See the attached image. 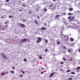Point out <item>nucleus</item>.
I'll list each match as a JSON object with an SVG mask.
<instances>
[{"label": "nucleus", "instance_id": "nucleus-1", "mask_svg": "<svg viewBox=\"0 0 80 80\" xmlns=\"http://www.w3.org/2000/svg\"><path fill=\"white\" fill-rule=\"evenodd\" d=\"M63 40L65 42H67L68 40V37L67 36L64 35L63 38Z\"/></svg>", "mask_w": 80, "mask_h": 80}, {"label": "nucleus", "instance_id": "nucleus-2", "mask_svg": "<svg viewBox=\"0 0 80 80\" xmlns=\"http://www.w3.org/2000/svg\"><path fill=\"white\" fill-rule=\"evenodd\" d=\"M1 55L3 57L4 59H5L6 60H7V59H8V57H7V56L5 55L3 53H2Z\"/></svg>", "mask_w": 80, "mask_h": 80}, {"label": "nucleus", "instance_id": "nucleus-3", "mask_svg": "<svg viewBox=\"0 0 80 80\" xmlns=\"http://www.w3.org/2000/svg\"><path fill=\"white\" fill-rule=\"evenodd\" d=\"M38 40H36V42L37 43H40V42H41L42 41V39L39 37H38L37 38Z\"/></svg>", "mask_w": 80, "mask_h": 80}, {"label": "nucleus", "instance_id": "nucleus-4", "mask_svg": "<svg viewBox=\"0 0 80 80\" xmlns=\"http://www.w3.org/2000/svg\"><path fill=\"white\" fill-rule=\"evenodd\" d=\"M27 40H28V39H21L20 41V42H25L27 41Z\"/></svg>", "mask_w": 80, "mask_h": 80}, {"label": "nucleus", "instance_id": "nucleus-5", "mask_svg": "<svg viewBox=\"0 0 80 80\" xmlns=\"http://www.w3.org/2000/svg\"><path fill=\"white\" fill-rule=\"evenodd\" d=\"M55 73V72H52L51 73V75H50V77H52V76L53 75V74Z\"/></svg>", "mask_w": 80, "mask_h": 80}, {"label": "nucleus", "instance_id": "nucleus-6", "mask_svg": "<svg viewBox=\"0 0 80 80\" xmlns=\"http://www.w3.org/2000/svg\"><path fill=\"white\" fill-rule=\"evenodd\" d=\"M70 40L71 42H73L74 41V39L72 38H70Z\"/></svg>", "mask_w": 80, "mask_h": 80}, {"label": "nucleus", "instance_id": "nucleus-7", "mask_svg": "<svg viewBox=\"0 0 80 80\" xmlns=\"http://www.w3.org/2000/svg\"><path fill=\"white\" fill-rule=\"evenodd\" d=\"M68 52L69 53H72V51H71V50H70V49H68Z\"/></svg>", "mask_w": 80, "mask_h": 80}, {"label": "nucleus", "instance_id": "nucleus-8", "mask_svg": "<svg viewBox=\"0 0 80 80\" xmlns=\"http://www.w3.org/2000/svg\"><path fill=\"white\" fill-rule=\"evenodd\" d=\"M41 29L43 30H47V28H45L42 27L41 28Z\"/></svg>", "mask_w": 80, "mask_h": 80}, {"label": "nucleus", "instance_id": "nucleus-9", "mask_svg": "<svg viewBox=\"0 0 80 80\" xmlns=\"http://www.w3.org/2000/svg\"><path fill=\"white\" fill-rule=\"evenodd\" d=\"M74 18H75V17H72L71 18L70 20H71V21H72L73 20V19H74Z\"/></svg>", "mask_w": 80, "mask_h": 80}, {"label": "nucleus", "instance_id": "nucleus-10", "mask_svg": "<svg viewBox=\"0 0 80 80\" xmlns=\"http://www.w3.org/2000/svg\"><path fill=\"white\" fill-rule=\"evenodd\" d=\"M34 22L35 24H37V25L38 24V22H37V20H34Z\"/></svg>", "mask_w": 80, "mask_h": 80}, {"label": "nucleus", "instance_id": "nucleus-11", "mask_svg": "<svg viewBox=\"0 0 80 80\" xmlns=\"http://www.w3.org/2000/svg\"><path fill=\"white\" fill-rule=\"evenodd\" d=\"M69 11H72V10H73V8H69Z\"/></svg>", "mask_w": 80, "mask_h": 80}, {"label": "nucleus", "instance_id": "nucleus-12", "mask_svg": "<svg viewBox=\"0 0 80 80\" xmlns=\"http://www.w3.org/2000/svg\"><path fill=\"white\" fill-rule=\"evenodd\" d=\"M20 25L22 26V27H25V25H24L23 24L20 23Z\"/></svg>", "mask_w": 80, "mask_h": 80}, {"label": "nucleus", "instance_id": "nucleus-13", "mask_svg": "<svg viewBox=\"0 0 80 80\" xmlns=\"http://www.w3.org/2000/svg\"><path fill=\"white\" fill-rule=\"evenodd\" d=\"M23 61H24V62H26L27 61V60L26 58H24L23 59Z\"/></svg>", "mask_w": 80, "mask_h": 80}, {"label": "nucleus", "instance_id": "nucleus-14", "mask_svg": "<svg viewBox=\"0 0 80 80\" xmlns=\"http://www.w3.org/2000/svg\"><path fill=\"white\" fill-rule=\"evenodd\" d=\"M23 74H21L20 75H19V77H23Z\"/></svg>", "mask_w": 80, "mask_h": 80}, {"label": "nucleus", "instance_id": "nucleus-15", "mask_svg": "<svg viewBox=\"0 0 80 80\" xmlns=\"http://www.w3.org/2000/svg\"><path fill=\"white\" fill-rule=\"evenodd\" d=\"M10 73H14V71H10Z\"/></svg>", "mask_w": 80, "mask_h": 80}, {"label": "nucleus", "instance_id": "nucleus-16", "mask_svg": "<svg viewBox=\"0 0 80 80\" xmlns=\"http://www.w3.org/2000/svg\"><path fill=\"white\" fill-rule=\"evenodd\" d=\"M71 16H70L68 17V19H69V20H70V19H71Z\"/></svg>", "mask_w": 80, "mask_h": 80}, {"label": "nucleus", "instance_id": "nucleus-17", "mask_svg": "<svg viewBox=\"0 0 80 80\" xmlns=\"http://www.w3.org/2000/svg\"><path fill=\"white\" fill-rule=\"evenodd\" d=\"M80 69V67H78L77 68H76V70H78V69Z\"/></svg>", "mask_w": 80, "mask_h": 80}, {"label": "nucleus", "instance_id": "nucleus-18", "mask_svg": "<svg viewBox=\"0 0 80 80\" xmlns=\"http://www.w3.org/2000/svg\"><path fill=\"white\" fill-rule=\"evenodd\" d=\"M49 7H51L52 8V7H53V5H50Z\"/></svg>", "mask_w": 80, "mask_h": 80}, {"label": "nucleus", "instance_id": "nucleus-19", "mask_svg": "<svg viewBox=\"0 0 80 80\" xmlns=\"http://www.w3.org/2000/svg\"><path fill=\"white\" fill-rule=\"evenodd\" d=\"M62 60H65V61H66V60H67V59L65 58H63Z\"/></svg>", "mask_w": 80, "mask_h": 80}, {"label": "nucleus", "instance_id": "nucleus-20", "mask_svg": "<svg viewBox=\"0 0 80 80\" xmlns=\"http://www.w3.org/2000/svg\"><path fill=\"white\" fill-rule=\"evenodd\" d=\"M71 74H75V72H71Z\"/></svg>", "mask_w": 80, "mask_h": 80}, {"label": "nucleus", "instance_id": "nucleus-21", "mask_svg": "<svg viewBox=\"0 0 80 80\" xmlns=\"http://www.w3.org/2000/svg\"><path fill=\"white\" fill-rule=\"evenodd\" d=\"M1 75H5V74H4V73H3V72H2Z\"/></svg>", "mask_w": 80, "mask_h": 80}, {"label": "nucleus", "instance_id": "nucleus-22", "mask_svg": "<svg viewBox=\"0 0 80 80\" xmlns=\"http://www.w3.org/2000/svg\"><path fill=\"white\" fill-rule=\"evenodd\" d=\"M60 64H61V65H63V62H61Z\"/></svg>", "mask_w": 80, "mask_h": 80}, {"label": "nucleus", "instance_id": "nucleus-23", "mask_svg": "<svg viewBox=\"0 0 80 80\" xmlns=\"http://www.w3.org/2000/svg\"><path fill=\"white\" fill-rule=\"evenodd\" d=\"M32 13V11H30V12H29V14H31Z\"/></svg>", "mask_w": 80, "mask_h": 80}, {"label": "nucleus", "instance_id": "nucleus-24", "mask_svg": "<svg viewBox=\"0 0 80 80\" xmlns=\"http://www.w3.org/2000/svg\"><path fill=\"white\" fill-rule=\"evenodd\" d=\"M45 41L46 43H48V40H47V39H45Z\"/></svg>", "mask_w": 80, "mask_h": 80}, {"label": "nucleus", "instance_id": "nucleus-25", "mask_svg": "<svg viewBox=\"0 0 80 80\" xmlns=\"http://www.w3.org/2000/svg\"><path fill=\"white\" fill-rule=\"evenodd\" d=\"M13 17V16H9V18H12Z\"/></svg>", "mask_w": 80, "mask_h": 80}, {"label": "nucleus", "instance_id": "nucleus-26", "mask_svg": "<svg viewBox=\"0 0 80 80\" xmlns=\"http://www.w3.org/2000/svg\"><path fill=\"white\" fill-rule=\"evenodd\" d=\"M21 72H22V73H23V74H24L25 73V72H23V71H22V70H21Z\"/></svg>", "mask_w": 80, "mask_h": 80}, {"label": "nucleus", "instance_id": "nucleus-27", "mask_svg": "<svg viewBox=\"0 0 80 80\" xmlns=\"http://www.w3.org/2000/svg\"><path fill=\"white\" fill-rule=\"evenodd\" d=\"M39 58V59H42V57H40Z\"/></svg>", "mask_w": 80, "mask_h": 80}, {"label": "nucleus", "instance_id": "nucleus-28", "mask_svg": "<svg viewBox=\"0 0 80 80\" xmlns=\"http://www.w3.org/2000/svg\"><path fill=\"white\" fill-rule=\"evenodd\" d=\"M22 6H23V7H25V4H22Z\"/></svg>", "mask_w": 80, "mask_h": 80}, {"label": "nucleus", "instance_id": "nucleus-29", "mask_svg": "<svg viewBox=\"0 0 80 80\" xmlns=\"http://www.w3.org/2000/svg\"><path fill=\"white\" fill-rule=\"evenodd\" d=\"M44 11H45V12H47V9L46 8H45L44 9Z\"/></svg>", "mask_w": 80, "mask_h": 80}, {"label": "nucleus", "instance_id": "nucleus-30", "mask_svg": "<svg viewBox=\"0 0 80 80\" xmlns=\"http://www.w3.org/2000/svg\"><path fill=\"white\" fill-rule=\"evenodd\" d=\"M64 29H65V27H63L62 28V30H64Z\"/></svg>", "mask_w": 80, "mask_h": 80}, {"label": "nucleus", "instance_id": "nucleus-31", "mask_svg": "<svg viewBox=\"0 0 80 80\" xmlns=\"http://www.w3.org/2000/svg\"><path fill=\"white\" fill-rule=\"evenodd\" d=\"M57 44H58V45H60V42L58 41L57 42Z\"/></svg>", "mask_w": 80, "mask_h": 80}, {"label": "nucleus", "instance_id": "nucleus-32", "mask_svg": "<svg viewBox=\"0 0 80 80\" xmlns=\"http://www.w3.org/2000/svg\"><path fill=\"white\" fill-rule=\"evenodd\" d=\"M9 2V0H7L5 1L6 2Z\"/></svg>", "mask_w": 80, "mask_h": 80}, {"label": "nucleus", "instance_id": "nucleus-33", "mask_svg": "<svg viewBox=\"0 0 80 80\" xmlns=\"http://www.w3.org/2000/svg\"><path fill=\"white\" fill-rule=\"evenodd\" d=\"M51 9H55V7H54L52 8H51Z\"/></svg>", "mask_w": 80, "mask_h": 80}, {"label": "nucleus", "instance_id": "nucleus-34", "mask_svg": "<svg viewBox=\"0 0 80 80\" xmlns=\"http://www.w3.org/2000/svg\"><path fill=\"white\" fill-rule=\"evenodd\" d=\"M56 17H57V18L59 17V15H57L56 16Z\"/></svg>", "mask_w": 80, "mask_h": 80}, {"label": "nucleus", "instance_id": "nucleus-35", "mask_svg": "<svg viewBox=\"0 0 80 80\" xmlns=\"http://www.w3.org/2000/svg\"><path fill=\"white\" fill-rule=\"evenodd\" d=\"M64 35L63 34H62L61 35V36L62 37V38H63V36H64Z\"/></svg>", "mask_w": 80, "mask_h": 80}, {"label": "nucleus", "instance_id": "nucleus-36", "mask_svg": "<svg viewBox=\"0 0 80 80\" xmlns=\"http://www.w3.org/2000/svg\"><path fill=\"white\" fill-rule=\"evenodd\" d=\"M70 71H71V70H68L67 71V72H70Z\"/></svg>", "mask_w": 80, "mask_h": 80}, {"label": "nucleus", "instance_id": "nucleus-37", "mask_svg": "<svg viewBox=\"0 0 80 80\" xmlns=\"http://www.w3.org/2000/svg\"><path fill=\"white\" fill-rule=\"evenodd\" d=\"M68 15H72V14H71L70 13H68Z\"/></svg>", "mask_w": 80, "mask_h": 80}, {"label": "nucleus", "instance_id": "nucleus-38", "mask_svg": "<svg viewBox=\"0 0 80 80\" xmlns=\"http://www.w3.org/2000/svg\"><path fill=\"white\" fill-rule=\"evenodd\" d=\"M45 52H47V51H48V49L47 48H46V49L45 50Z\"/></svg>", "mask_w": 80, "mask_h": 80}, {"label": "nucleus", "instance_id": "nucleus-39", "mask_svg": "<svg viewBox=\"0 0 80 80\" xmlns=\"http://www.w3.org/2000/svg\"><path fill=\"white\" fill-rule=\"evenodd\" d=\"M64 49H66V48H67V47H66L65 46H64Z\"/></svg>", "mask_w": 80, "mask_h": 80}, {"label": "nucleus", "instance_id": "nucleus-40", "mask_svg": "<svg viewBox=\"0 0 80 80\" xmlns=\"http://www.w3.org/2000/svg\"><path fill=\"white\" fill-rule=\"evenodd\" d=\"M69 80H72V78H69Z\"/></svg>", "mask_w": 80, "mask_h": 80}, {"label": "nucleus", "instance_id": "nucleus-41", "mask_svg": "<svg viewBox=\"0 0 80 80\" xmlns=\"http://www.w3.org/2000/svg\"><path fill=\"white\" fill-rule=\"evenodd\" d=\"M12 69H15V67H13L12 68Z\"/></svg>", "mask_w": 80, "mask_h": 80}, {"label": "nucleus", "instance_id": "nucleus-42", "mask_svg": "<svg viewBox=\"0 0 80 80\" xmlns=\"http://www.w3.org/2000/svg\"><path fill=\"white\" fill-rule=\"evenodd\" d=\"M66 14L65 13V12H64V13H63V15H65V14Z\"/></svg>", "mask_w": 80, "mask_h": 80}, {"label": "nucleus", "instance_id": "nucleus-43", "mask_svg": "<svg viewBox=\"0 0 80 80\" xmlns=\"http://www.w3.org/2000/svg\"><path fill=\"white\" fill-rule=\"evenodd\" d=\"M43 73V72H41V74L42 75Z\"/></svg>", "mask_w": 80, "mask_h": 80}, {"label": "nucleus", "instance_id": "nucleus-44", "mask_svg": "<svg viewBox=\"0 0 80 80\" xmlns=\"http://www.w3.org/2000/svg\"><path fill=\"white\" fill-rule=\"evenodd\" d=\"M6 74H8V72H6Z\"/></svg>", "mask_w": 80, "mask_h": 80}, {"label": "nucleus", "instance_id": "nucleus-45", "mask_svg": "<svg viewBox=\"0 0 80 80\" xmlns=\"http://www.w3.org/2000/svg\"><path fill=\"white\" fill-rule=\"evenodd\" d=\"M79 52H80V49H79L78 50Z\"/></svg>", "mask_w": 80, "mask_h": 80}, {"label": "nucleus", "instance_id": "nucleus-46", "mask_svg": "<svg viewBox=\"0 0 80 80\" xmlns=\"http://www.w3.org/2000/svg\"><path fill=\"white\" fill-rule=\"evenodd\" d=\"M22 22H25V19L22 20Z\"/></svg>", "mask_w": 80, "mask_h": 80}, {"label": "nucleus", "instance_id": "nucleus-47", "mask_svg": "<svg viewBox=\"0 0 80 80\" xmlns=\"http://www.w3.org/2000/svg\"><path fill=\"white\" fill-rule=\"evenodd\" d=\"M44 68H42V70H43Z\"/></svg>", "mask_w": 80, "mask_h": 80}, {"label": "nucleus", "instance_id": "nucleus-48", "mask_svg": "<svg viewBox=\"0 0 80 80\" xmlns=\"http://www.w3.org/2000/svg\"><path fill=\"white\" fill-rule=\"evenodd\" d=\"M72 58H71V59H70V61H72Z\"/></svg>", "mask_w": 80, "mask_h": 80}, {"label": "nucleus", "instance_id": "nucleus-49", "mask_svg": "<svg viewBox=\"0 0 80 80\" xmlns=\"http://www.w3.org/2000/svg\"><path fill=\"white\" fill-rule=\"evenodd\" d=\"M45 26H47V23H45Z\"/></svg>", "mask_w": 80, "mask_h": 80}, {"label": "nucleus", "instance_id": "nucleus-50", "mask_svg": "<svg viewBox=\"0 0 80 80\" xmlns=\"http://www.w3.org/2000/svg\"><path fill=\"white\" fill-rule=\"evenodd\" d=\"M19 12H22V10H19Z\"/></svg>", "mask_w": 80, "mask_h": 80}, {"label": "nucleus", "instance_id": "nucleus-51", "mask_svg": "<svg viewBox=\"0 0 80 80\" xmlns=\"http://www.w3.org/2000/svg\"><path fill=\"white\" fill-rule=\"evenodd\" d=\"M5 24H7V22H5Z\"/></svg>", "mask_w": 80, "mask_h": 80}, {"label": "nucleus", "instance_id": "nucleus-52", "mask_svg": "<svg viewBox=\"0 0 80 80\" xmlns=\"http://www.w3.org/2000/svg\"><path fill=\"white\" fill-rule=\"evenodd\" d=\"M38 18H40V17H38Z\"/></svg>", "mask_w": 80, "mask_h": 80}, {"label": "nucleus", "instance_id": "nucleus-53", "mask_svg": "<svg viewBox=\"0 0 80 80\" xmlns=\"http://www.w3.org/2000/svg\"><path fill=\"white\" fill-rule=\"evenodd\" d=\"M53 1H56V0H52Z\"/></svg>", "mask_w": 80, "mask_h": 80}, {"label": "nucleus", "instance_id": "nucleus-54", "mask_svg": "<svg viewBox=\"0 0 80 80\" xmlns=\"http://www.w3.org/2000/svg\"><path fill=\"white\" fill-rule=\"evenodd\" d=\"M73 76H72L71 77H73Z\"/></svg>", "mask_w": 80, "mask_h": 80}, {"label": "nucleus", "instance_id": "nucleus-55", "mask_svg": "<svg viewBox=\"0 0 80 80\" xmlns=\"http://www.w3.org/2000/svg\"><path fill=\"white\" fill-rule=\"evenodd\" d=\"M22 1H24L25 0H22Z\"/></svg>", "mask_w": 80, "mask_h": 80}, {"label": "nucleus", "instance_id": "nucleus-56", "mask_svg": "<svg viewBox=\"0 0 80 80\" xmlns=\"http://www.w3.org/2000/svg\"><path fill=\"white\" fill-rule=\"evenodd\" d=\"M72 44V45H73V44Z\"/></svg>", "mask_w": 80, "mask_h": 80}, {"label": "nucleus", "instance_id": "nucleus-57", "mask_svg": "<svg viewBox=\"0 0 80 80\" xmlns=\"http://www.w3.org/2000/svg\"><path fill=\"white\" fill-rule=\"evenodd\" d=\"M61 71H63V70H61Z\"/></svg>", "mask_w": 80, "mask_h": 80}, {"label": "nucleus", "instance_id": "nucleus-58", "mask_svg": "<svg viewBox=\"0 0 80 80\" xmlns=\"http://www.w3.org/2000/svg\"><path fill=\"white\" fill-rule=\"evenodd\" d=\"M71 49V50H72V49Z\"/></svg>", "mask_w": 80, "mask_h": 80}, {"label": "nucleus", "instance_id": "nucleus-59", "mask_svg": "<svg viewBox=\"0 0 80 80\" xmlns=\"http://www.w3.org/2000/svg\"><path fill=\"white\" fill-rule=\"evenodd\" d=\"M79 63H80V62H79Z\"/></svg>", "mask_w": 80, "mask_h": 80}]
</instances>
